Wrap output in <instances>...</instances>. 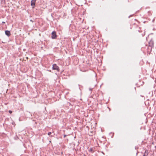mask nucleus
Instances as JSON below:
<instances>
[{
    "instance_id": "nucleus-1",
    "label": "nucleus",
    "mask_w": 156,
    "mask_h": 156,
    "mask_svg": "<svg viewBox=\"0 0 156 156\" xmlns=\"http://www.w3.org/2000/svg\"><path fill=\"white\" fill-rule=\"evenodd\" d=\"M52 68L53 70H56L58 72L59 71L60 69L58 66L55 64L53 65Z\"/></svg>"
},
{
    "instance_id": "nucleus-2",
    "label": "nucleus",
    "mask_w": 156,
    "mask_h": 156,
    "mask_svg": "<svg viewBox=\"0 0 156 156\" xmlns=\"http://www.w3.org/2000/svg\"><path fill=\"white\" fill-rule=\"evenodd\" d=\"M57 36L56 34V32L55 31H53L51 33V38L52 39H55L57 37Z\"/></svg>"
},
{
    "instance_id": "nucleus-3",
    "label": "nucleus",
    "mask_w": 156,
    "mask_h": 156,
    "mask_svg": "<svg viewBox=\"0 0 156 156\" xmlns=\"http://www.w3.org/2000/svg\"><path fill=\"white\" fill-rule=\"evenodd\" d=\"M149 46L151 48H152L154 46V42L152 39H151L149 42Z\"/></svg>"
},
{
    "instance_id": "nucleus-4",
    "label": "nucleus",
    "mask_w": 156,
    "mask_h": 156,
    "mask_svg": "<svg viewBox=\"0 0 156 156\" xmlns=\"http://www.w3.org/2000/svg\"><path fill=\"white\" fill-rule=\"evenodd\" d=\"M36 0H32L31 2V5L34 8L35 6V2Z\"/></svg>"
},
{
    "instance_id": "nucleus-5",
    "label": "nucleus",
    "mask_w": 156,
    "mask_h": 156,
    "mask_svg": "<svg viewBox=\"0 0 156 156\" xmlns=\"http://www.w3.org/2000/svg\"><path fill=\"white\" fill-rule=\"evenodd\" d=\"M89 152L91 153H93L95 151V148L94 147H90L88 149Z\"/></svg>"
},
{
    "instance_id": "nucleus-6",
    "label": "nucleus",
    "mask_w": 156,
    "mask_h": 156,
    "mask_svg": "<svg viewBox=\"0 0 156 156\" xmlns=\"http://www.w3.org/2000/svg\"><path fill=\"white\" fill-rule=\"evenodd\" d=\"M5 34L8 36H9L11 34L10 31L9 30L5 31Z\"/></svg>"
},
{
    "instance_id": "nucleus-7",
    "label": "nucleus",
    "mask_w": 156,
    "mask_h": 156,
    "mask_svg": "<svg viewBox=\"0 0 156 156\" xmlns=\"http://www.w3.org/2000/svg\"><path fill=\"white\" fill-rule=\"evenodd\" d=\"M148 153V150H145L144 154L143 155V156H147Z\"/></svg>"
},
{
    "instance_id": "nucleus-8",
    "label": "nucleus",
    "mask_w": 156,
    "mask_h": 156,
    "mask_svg": "<svg viewBox=\"0 0 156 156\" xmlns=\"http://www.w3.org/2000/svg\"><path fill=\"white\" fill-rule=\"evenodd\" d=\"M51 132H49L48 133V135H50V134H51Z\"/></svg>"
},
{
    "instance_id": "nucleus-9",
    "label": "nucleus",
    "mask_w": 156,
    "mask_h": 156,
    "mask_svg": "<svg viewBox=\"0 0 156 156\" xmlns=\"http://www.w3.org/2000/svg\"><path fill=\"white\" fill-rule=\"evenodd\" d=\"M9 113H10V114H11V113H12V112L11 111V110H9Z\"/></svg>"
},
{
    "instance_id": "nucleus-10",
    "label": "nucleus",
    "mask_w": 156,
    "mask_h": 156,
    "mask_svg": "<svg viewBox=\"0 0 156 156\" xmlns=\"http://www.w3.org/2000/svg\"><path fill=\"white\" fill-rule=\"evenodd\" d=\"M2 23H5V22H2Z\"/></svg>"
},
{
    "instance_id": "nucleus-11",
    "label": "nucleus",
    "mask_w": 156,
    "mask_h": 156,
    "mask_svg": "<svg viewBox=\"0 0 156 156\" xmlns=\"http://www.w3.org/2000/svg\"><path fill=\"white\" fill-rule=\"evenodd\" d=\"M30 21H32V22H33V21H32V20H30Z\"/></svg>"
},
{
    "instance_id": "nucleus-12",
    "label": "nucleus",
    "mask_w": 156,
    "mask_h": 156,
    "mask_svg": "<svg viewBox=\"0 0 156 156\" xmlns=\"http://www.w3.org/2000/svg\"><path fill=\"white\" fill-rule=\"evenodd\" d=\"M64 136H66V135H64Z\"/></svg>"
},
{
    "instance_id": "nucleus-13",
    "label": "nucleus",
    "mask_w": 156,
    "mask_h": 156,
    "mask_svg": "<svg viewBox=\"0 0 156 156\" xmlns=\"http://www.w3.org/2000/svg\"><path fill=\"white\" fill-rule=\"evenodd\" d=\"M17 137V138H18V137Z\"/></svg>"
},
{
    "instance_id": "nucleus-14",
    "label": "nucleus",
    "mask_w": 156,
    "mask_h": 156,
    "mask_svg": "<svg viewBox=\"0 0 156 156\" xmlns=\"http://www.w3.org/2000/svg\"><path fill=\"white\" fill-rule=\"evenodd\" d=\"M49 142H51V141H49Z\"/></svg>"
},
{
    "instance_id": "nucleus-15",
    "label": "nucleus",
    "mask_w": 156,
    "mask_h": 156,
    "mask_svg": "<svg viewBox=\"0 0 156 156\" xmlns=\"http://www.w3.org/2000/svg\"><path fill=\"white\" fill-rule=\"evenodd\" d=\"M91 156H93V155H91Z\"/></svg>"
}]
</instances>
